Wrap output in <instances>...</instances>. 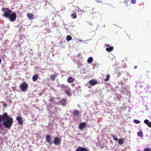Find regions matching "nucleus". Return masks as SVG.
<instances>
[{"mask_svg": "<svg viewBox=\"0 0 151 151\" xmlns=\"http://www.w3.org/2000/svg\"><path fill=\"white\" fill-rule=\"evenodd\" d=\"M71 86H75V84H71Z\"/></svg>", "mask_w": 151, "mask_h": 151, "instance_id": "nucleus-39", "label": "nucleus"}, {"mask_svg": "<svg viewBox=\"0 0 151 151\" xmlns=\"http://www.w3.org/2000/svg\"><path fill=\"white\" fill-rule=\"evenodd\" d=\"M96 0L98 2H100L101 1V0Z\"/></svg>", "mask_w": 151, "mask_h": 151, "instance_id": "nucleus-37", "label": "nucleus"}, {"mask_svg": "<svg viewBox=\"0 0 151 151\" xmlns=\"http://www.w3.org/2000/svg\"><path fill=\"white\" fill-rule=\"evenodd\" d=\"M112 137L115 141H117L118 140V138L116 136H115L114 134H112L111 135Z\"/></svg>", "mask_w": 151, "mask_h": 151, "instance_id": "nucleus-22", "label": "nucleus"}, {"mask_svg": "<svg viewBox=\"0 0 151 151\" xmlns=\"http://www.w3.org/2000/svg\"><path fill=\"white\" fill-rule=\"evenodd\" d=\"M55 103H56V102H55ZM53 103H54V102H53Z\"/></svg>", "mask_w": 151, "mask_h": 151, "instance_id": "nucleus-41", "label": "nucleus"}, {"mask_svg": "<svg viewBox=\"0 0 151 151\" xmlns=\"http://www.w3.org/2000/svg\"><path fill=\"white\" fill-rule=\"evenodd\" d=\"M4 139L3 138L0 137V142H4Z\"/></svg>", "mask_w": 151, "mask_h": 151, "instance_id": "nucleus-31", "label": "nucleus"}, {"mask_svg": "<svg viewBox=\"0 0 151 151\" xmlns=\"http://www.w3.org/2000/svg\"><path fill=\"white\" fill-rule=\"evenodd\" d=\"M13 119L12 117L9 116L7 112L0 115V128L4 127L8 129H10L13 124Z\"/></svg>", "mask_w": 151, "mask_h": 151, "instance_id": "nucleus-1", "label": "nucleus"}, {"mask_svg": "<svg viewBox=\"0 0 151 151\" xmlns=\"http://www.w3.org/2000/svg\"><path fill=\"white\" fill-rule=\"evenodd\" d=\"M1 11L3 12V17L8 19L12 22L16 20L17 14L15 12L12 13V11L6 8H2Z\"/></svg>", "mask_w": 151, "mask_h": 151, "instance_id": "nucleus-2", "label": "nucleus"}, {"mask_svg": "<svg viewBox=\"0 0 151 151\" xmlns=\"http://www.w3.org/2000/svg\"><path fill=\"white\" fill-rule=\"evenodd\" d=\"M38 75L37 74H35L32 77V81H36L38 78Z\"/></svg>", "mask_w": 151, "mask_h": 151, "instance_id": "nucleus-15", "label": "nucleus"}, {"mask_svg": "<svg viewBox=\"0 0 151 151\" xmlns=\"http://www.w3.org/2000/svg\"><path fill=\"white\" fill-rule=\"evenodd\" d=\"M60 102L62 106H65L67 104V99H65L63 98L60 101Z\"/></svg>", "mask_w": 151, "mask_h": 151, "instance_id": "nucleus-9", "label": "nucleus"}, {"mask_svg": "<svg viewBox=\"0 0 151 151\" xmlns=\"http://www.w3.org/2000/svg\"><path fill=\"white\" fill-rule=\"evenodd\" d=\"M75 80L74 78L72 77H70L68 78L67 81L69 83H72Z\"/></svg>", "mask_w": 151, "mask_h": 151, "instance_id": "nucleus-12", "label": "nucleus"}, {"mask_svg": "<svg viewBox=\"0 0 151 151\" xmlns=\"http://www.w3.org/2000/svg\"><path fill=\"white\" fill-rule=\"evenodd\" d=\"M118 142L119 145H122L124 143V140L122 139H119L118 140Z\"/></svg>", "mask_w": 151, "mask_h": 151, "instance_id": "nucleus-19", "label": "nucleus"}, {"mask_svg": "<svg viewBox=\"0 0 151 151\" xmlns=\"http://www.w3.org/2000/svg\"><path fill=\"white\" fill-rule=\"evenodd\" d=\"M150 137L151 138V135H150Z\"/></svg>", "mask_w": 151, "mask_h": 151, "instance_id": "nucleus-43", "label": "nucleus"}, {"mask_svg": "<svg viewBox=\"0 0 151 151\" xmlns=\"http://www.w3.org/2000/svg\"><path fill=\"white\" fill-rule=\"evenodd\" d=\"M110 78V75L109 74H107L106 76V78L104 79V81L105 82H106L109 81Z\"/></svg>", "mask_w": 151, "mask_h": 151, "instance_id": "nucleus-17", "label": "nucleus"}, {"mask_svg": "<svg viewBox=\"0 0 151 151\" xmlns=\"http://www.w3.org/2000/svg\"><path fill=\"white\" fill-rule=\"evenodd\" d=\"M86 126V123L85 122L81 123L80 124L78 128L81 130H82Z\"/></svg>", "mask_w": 151, "mask_h": 151, "instance_id": "nucleus-6", "label": "nucleus"}, {"mask_svg": "<svg viewBox=\"0 0 151 151\" xmlns=\"http://www.w3.org/2000/svg\"><path fill=\"white\" fill-rule=\"evenodd\" d=\"M137 151H140L139 150H138Z\"/></svg>", "mask_w": 151, "mask_h": 151, "instance_id": "nucleus-42", "label": "nucleus"}, {"mask_svg": "<svg viewBox=\"0 0 151 151\" xmlns=\"http://www.w3.org/2000/svg\"><path fill=\"white\" fill-rule=\"evenodd\" d=\"M75 151H88L86 148L81 147H78Z\"/></svg>", "mask_w": 151, "mask_h": 151, "instance_id": "nucleus-7", "label": "nucleus"}, {"mask_svg": "<svg viewBox=\"0 0 151 151\" xmlns=\"http://www.w3.org/2000/svg\"><path fill=\"white\" fill-rule=\"evenodd\" d=\"M46 139L47 142L50 145L52 144L53 142L52 139L51 138L50 136L49 135H47L46 136Z\"/></svg>", "mask_w": 151, "mask_h": 151, "instance_id": "nucleus-5", "label": "nucleus"}, {"mask_svg": "<svg viewBox=\"0 0 151 151\" xmlns=\"http://www.w3.org/2000/svg\"><path fill=\"white\" fill-rule=\"evenodd\" d=\"M107 47H107L106 48V50L108 52H110L112 51L113 50V47L112 46H111L109 45L106 46Z\"/></svg>", "mask_w": 151, "mask_h": 151, "instance_id": "nucleus-14", "label": "nucleus"}, {"mask_svg": "<svg viewBox=\"0 0 151 151\" xmlns=\"http://www.w3.org/2000/svg\"><path fill=\"white\" fill-rule=\"evenodd\" d=\"M116 73L117 74V76H119L121 75V73L120 72H117Z\"/></svg>", "mask_w": 151, "mask_h": 151, "instance_id": "nucleus-32", "label": "nucleus"}, {"mask_svg": "<svg viewBox=\"0 0 151 151\" xmlns=\"http://www.w3.org/2000/svg\"><path fill=\"white\" fill-rule=\"evenodd\" d=\"M134 121L135 123L137 124H138L140 123V122L139 121L137 120L134 119Z\"/></svg>", "mask_w": 151, "mask_h": 151, "instance_id": "nucleus-27", "label": "nucleus"}, {"mask_svg": "<svg viewBox=\"0 0 151 151\" xmlns=\"http://www.w3.org/2000/svg\"><path fill=\"white\" fill-rule=\"evenodd\" d=\"M56 76L55 75L52 74L50 76V79L52 81H54L55 80Z\"/></svg>", "mask_w": 151, "mask_h": 151, "instance_id": "nucleus-16", "label": "nucleus"}, {"mask_svg": "<svg viewBox=\"0 0 151 151\" xmlns=\"http://www.w3.org/2000/svg\"><path fill=\"white\" fill-rule=\"evenodd\" d=\"M27 16L28 18L30 19H33L35 18V17L34 14L30 13L27 14Z\"/></svg>", "mask_w": 151, "mask_h": 151, "instance_id": "nucleus-13", "label": "nucleus"}, {"mask_svg": "<svg viewBox=\"0 0 151 151\" xmlns=\"http://www.w3.org/2000/svg\"><path fill=\"white\" fill-rule=\"evenodd\" d=\"M66 39L68 41H69L70 40L72 39V38H66Z\"/></svg>", "mask_w": 151, "mask_h": 151, "instance_id": "nucleus-34", "label": "nucleus"}, {"mask_svg": "<svg viewBox=\"0 0 151 151\" xmlns=\"http://www.w3.org/2000/svg\"><path fill=\"white\" fill-rule=\"evenodd\" d=\"M144 122L145 124H147V126H148V125L149 124L150 122H149V121L148 120L146 119L144 121Z\"/></svg>", "mask_w": 151, "mask_h": 151, "instance_id": "nucleus-24", "label": "nucleus"}, {"mask_svg": "<svg viewBox=\"0 0 151 151\" xmlns=\"http://www.w3.org/2000/svg\"><path fill=\"white\" fill-rule=\"evenodd\" d=\"M137 134L138 135L139 137H142L143 136V133L141 131L138 132Z\"/></svg>", "mask_w": 151, "mask_h": 151, "instance_id": "nucleus-21", "label": "nucleus"}, {"mask_svg": "<svg viewBox=\"0 0 151 151\" xmlns=\"http://www.w3.org/2000/svg\"><path fill=\"white\" fill-rule=\"evenodd\" d=\"M88 82L89 84L92 86H94L97 83V81L94 79L89 80Z\"/></svg>", "mask_w": 151, "mask_h": 151, "instance_id": "nucleus-8", "label": "nucleus"}, {"mask_svg": "<svg viewBox=\"0 0 151 151\" xmlns=\"http://www.w3.org/2000/svg\"><path fill=\"white\" fill-rule=\"evenodd\" d=\"M66 38H71V37L70 36L68 35L66 37Z\"/></svg>", "mask_w": 151, "mask_h": 151, "instance_id": "nucleus-36", "label": "nucleus"}, {"mask_svg": "<svg viewBox=\"0 0 151 151\" xmlns=\"http://www.w3.org/2000/svg\"><path fill=\"white\" fill-rule=\"evenodd\" d=\"M16 119L18 121V123L19 125H22L23 124V122L22 120V119L19 116H17Z\"/></svg>", "mask_w": 151, "mask_h": 151, "instance_id": "nucleus-11", "label": "nucleus"}, {"mask_svg": "<svg viewBox=\"0 0 151 151\" xmlns=\"http://www.w3.org/2000/svg\"><path fill=\"white\" fill-rule=\"evenodd\" d=\"M131 3L133 4H135L136 3V0H131Z\"/></svg>", "mask_w": 151, "mask_h": 151, "instance_id": "nucleus-29", "label": "nucleus"}, {"mask_svg": "<svg viewBox=\"0 0 151 151\" xmlns=\"http://www.w3.org/2000/svg\"><path fill=\"white\" fill-rule=\"evenodd\" d=\"M61 139L60 138L55 137L53 140V143L55 145H58L60 144Z\"/></svg>", "mask_w": 151, "mask_h": 151, "instance_id": "nucleus-4", "label": "nucleus"}, {"mask_svg": "<svg viewBox=\"0 0 151 151\" xmlns=\"http://www.w3.org/2000/svg\"><path fill=\"white\" fill-rule=\"evenodd\" d=\"M73 114L75 116L79 117L80 114V112L78 110H75L73 113Z\"/></svg>", "mask_w": 151, "mask_h": 151, "instance_id": "nucleus-10", "label": "nucleus"}, {"mask_svg": "<svg viewBox=\"0 0 151 151\" xmlns=\"http://www.w3.org/2000/svg\"><path fill=\"white\" fill-rule=\"evenodd\" d=\"M28 88V85L25 82H23L21 83L20 88L23 92L26 91Z\"/></svg>", "mask_w": 151, "mask_h": 151, "instance_id": "nucleus-3", "label": "nucleus"}, {"mask_svg": "<svg viewBox=\"0 0 151 151\" xmlns=\"http://www.w3.org/2000/svg\"><path fill=\"white\" fill-rule=\"evenodd\" d=\"M54 100V99L53 97H51L49 99V101L51 102H53Z\"/></svg>", "mask_w": 151, "mask_h": 151, "instance_id": "nucleus-30", "label": "nucleus"}, {"mask_svg": "<svg viewBox=\"0 0 151 151\" xmlns=\"http://www.w3.org/2000/svg\"><path fill=\"white\" fill-rule=\"evenodd\" d=\"M65 93L67 94V95L68 96H71V94L70 93H69V91H66V90H65Z\"/></svg>", "mask_w": 151, "mask_h": 151, "instance_id": "nucleus-28", "label": "nucleus"}, {"mask_svg": "<svg viewBox=\"0 0 151 151\" xmlns=\"http://www.w3.org/2000/svg\"><path fill=\"white\" fill-rule=\"evenodd\" d=\"M1 59L0 58V64H1Z\"/></svg>", "mask_w": 151, "mask_h": 151, "instance_id": "nucleus-40", "label": "nucleus"}, {"mask_svg": "<svg viewBox=\"0 0 151 151\" xmlns=\"http://www.w3.org/2000/svg\"><path fill=\"white\" fill-rule=\"evenodd\" d=\"M93 61V58L92 57H90L87 60V62L88 63H91Z\"/></svg>", "mask_w": 151, "mask_h": 151, "instance_id": "nucleus-18", "label": "nucleus"}, {"mask_svg": "<svg viewBox=\"0 0 151 151\" xmlns=\"http://www.w3.org/2000/svg\"><path fill=\"white\" fill-rule=\"evenodd\" d=\"M4 106V107H6L7 106V105L6 104V103L4 102V104H3Z\"/></svg>", "mask_w": 151, "mask_h": 151, "instance_id": "nucleus-33", "label": "nucleus"}, {"mask_svg": "<svg viewBox=\"0 0 151 151\" xmlns=\"http://www.w3.org/2000/svg\"><path fill=\"white\" fill-rule=\"evenodd\" d=\"M61 88H62V89H69L70 88L68 87V86H64V85H62L61 86Z\"/></svg>", "mask_w": 151, "mask_h": 151, "instance_id": "nucleus-23", "label": "nucleus"}, {"mask_svg": "<svg viewBox=\"0 0 151 151\" xmlns=\"http://www.w3.org/2000/svg\"><path fill=\"white\" fill-rule=\"evenodd\" d=\"M127 90L126 89H124L122 90L121 91V92L122 93H125L127 92Z\"/></svg>", "mask_w": 151, "mask_h": 151, "instance_id": "nucleus-25", "label": "nucleus"}, {"mask_svg": "<svg viewBox=\"0 0 151 151\" xmlns=\"http://www.w3.org/2000/svg\"><path fill=\"white\" fill-rule=\"evenodd\" d=\"M71 17H72L73 19H75L77 17V14L76 13L73 12L71 14Z\"/></svg>", "mask_w": 151, "mask_h": 151, "instance_id": "nucleus-20", "label": "nucleus"}, {"mask_svg": "<svg viewBox=\"0 0 151 151\" xmlns=\"http://www.w3.org/2000/svg\"><path fill=\"white\" fill-rule=\"evenodd\" d=\"M144 151H151V150L150 148H146L144 149Z\"/></svg>", "mask_w": 151, "mask_h": 151, "instance_id": "nucleus-26", "label": "nucleus"}, {"mask_svg": "<svg viewBox=\"0 0 151 151\" xmlns=\"http://www.w3.org/2000/svg\"><path fill=\"white\" fill-rule=\"evenodd\" d=\"M148 126L150 127L151 128V122H150L149 124L148 125Z\"/></svg>", "mask_w": 151, "mask_h": 151, "instance_id": "nucleus-35", "label": "nucleus"}, {"mask_svg": "<svg viewBox=\"0 0 151 151\" xmlns=\"http://www.w3.org/2000/svg\"><path fill=\"white\" fill-rule=\"evenodd\" d=\"M137 68V66H135L134 67V68L135 69H136Z\"/></svg>", "mask_w": 151, "mask_h": 151, "instance_id": "nucleus-38", "label": "nucleus"}]
</instances>
